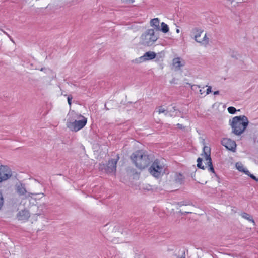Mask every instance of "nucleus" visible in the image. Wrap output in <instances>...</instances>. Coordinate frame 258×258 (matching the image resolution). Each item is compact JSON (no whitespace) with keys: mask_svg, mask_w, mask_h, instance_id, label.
I'll return each mask as SVG.
<instances>
[{"mask_svg":"<svg viewBox=\"0 0 258 258\" xmlns=\"http://www.w3.org/2000/svg\"><path fill=\"white\" fill-rule=\"evenodd\" d=\"M130 158L135 166L139 169H144L147 167L153 161L152 155L142 150L132 153Z\"/></svg>","mask_w":258,"mask_h":258,"instance_id":"nucleus-1","label":"nucleus"},{"mask_svg":"<svg viewBox=\"0 0 258 258\" xmlns=\"http://www.w3.org/2000/svg\"><path fill=\"white\" fill-rule=\"evenodd\" d=\"M30 217V213L27 210H23L19 211L17 215V217L19 220L26 221Z\"/></svg>","mask_w":258,"mask_h":258,"instance_id":"nucleus-12","label":"nucleus"},{"mask_svg":"<svg viewBox=\"0 0 258 258\" xmlns=\"http://www.w3.org/2000/svg\"><path fill=\"white\" fill-rule=\"evenodd\" d=\"M12 176V172L7 166H0V183L6 181Z\"/></svg>","mask_w":258,"mask_h":258,"instance_id":"nucleus-6","label":"nucleus"},{"mask_svg":"<svg viewBox=\"0 0 258 258\" xmlns=\"http://www.w3.org/2000/svg\"><path fill=\"white\" fill-rule=\"evenodd\" d=\"M16 190L20 196H25V198H29L32 197V195H33V194L27 192L25 185L22 183L16 185Z\"/></svg>","mask_w":258,"mask_h":258,"instance_id":"nucleus-10","label":"nucleus"},{"mask_svg":"<svg viewBox=\"0 0 258 258\" xmlns=\"http://www.w3.org/2000/svg\"><path fill=\"white\" fill-rule=\"evenodd\" d=\"M173 65L178 69H179L180 68L181 65L179 58H175L173 59Z\"/></svg>","mask_w":258,"mask_h":258,"instance_id":"nucleus-18","label":"nucleus"},{"mask_svg":"<svg viewBox=\"0 0 258 258\" xmlns=\"http://www.w3.org/2000/svg\"><path fill=\"white\" fill-rule=\"evenodd\" d=\"M221 144L225 146L227 149L235 152L236 147V144L235 141L228 138H224L221 141Z\"/></svg>","mask_w":258,"mask_h":258,"instance_id":"nucleus-8","label":"nucleus"},{"mask_svg":"<svg viewBox=\"0 0 258 258\" xmlns=\"http://www.w3.org/2000/svg\"><path fill=\"white\" fill-rule=\"evenodd\" d=\"M243 172L245 173L246 175H248L249 174H250V172H249L248 170H247V169H244V170L243 171Z\"/></svg>","mask_w":258,"mask_h":258,"instance_id":"nucleus-33","label":"nucleus"},{"mask_svg":"<svg viewBox=\"0 0 258 258\" xmlns=\"http://www.w3.org/2000/svg\"><path fill=\"white\" fill-rule=\"evenodd\" d=\"M158 38L153 29H148L142 35V43L148 46H151Z\"/></svg>","mask_w":258,"mask_h":258,"instance_id":"nucleus-5","label":"nucleus"},{"mask_svg":"<svg viewBox=\"0 0 258 258\" xmlns=\"http://www.w3.org/2000/svg\"><path fill=\"white\" fill-rule=\"evenodd\" d=\"M203 31V29L196 27L192 29L191 31V36L197 42L201 43H202V41H201V39H199V38L201 37V34Z\"/></svg>","mask_w":258,"mask_h":258,"instance_id":"nucleus-11","label":"nucleus"},{"mask_svg":"<svg viewBox=\"0 0 258 258\" xmlns=\"http://www.w3.org/2000/svg\"><path fill=\"white\" fill-rule=\"evenodd\" d=\"M123 3L126 4H133L134 2V0H121Z\"/></svg>","mask_w":258,"mask_h":258,"instance_id":"nucleus-27","label":"nucleus"},{"mask_svg":"<svg viewBox=\"0 0 258 258\" xmlns=\"http://www.w3.org/2000/svg\"><path fill=\"white\" fill-rule=\"evenodd\" d=\"M206 161H207L206 165L208 167V170L210 172H211L213 173H214L215 176L217 177V175L216 174V173L215 172V170H214V169L213 168V166L212 162V159H211V160H207Z\"/></svg>","mask_w":258,"mask_h":258,"instance_id":"nucleus-16","label":"nucleus"},{"mask_svg":"<svg viewBox=\"0 0 258 258\" xmlns=\"http://www.w3.org/2000/svg\"><path fill=\"white\" fill-rule=\"evenodd\" d=\"M72 98H73V97L71 95H68L67 99H68V104L70 105V106L71 105V104H72L71 101H72Z\"/></svg>","mask_w":258,"mask_h":258,"instance_id":"nucleus-25","label":"nucleus"},{"mask_svg":"<svg viewBox=\"0 0 258 258\" xmlns=\"http://www.w3.org/2000/svg\"><path fill=\"white\" fill-rule=\"evenodd\" d=\"M200 92L202 94L203 93L202 92V90H200Z\"/></svg>","mask_w":258,"mask_h":258,"instance_id":"nucleus-39","label":"nucleus"},{"mask_svg":"<svg viewBox=\"0 0 258 258\" xmlns=\"http://www.w3.org/2000/svg\"><path fill=\"white\" fill-rule=\"evenodd\" d=\"M211 86H209L208 87V88L207 89V92H206V94H209L211 92Z\"/></svg>","mask_w":258,"mask_h":258,"instance_id":"nucleus-31","label":"nucleus"},{"mask_svg":"<svg viewBox=\"0 0 258 258\" xmlns=\"http://www.w3.org/2000/svg\"><path fill=\"white\" fill-rule=\"evenodd\" d=\"M77 118L78 120H75L73 121L68 120L67 122V126L71 131L78 132L83 128L87 123V118L82 115H79Z\"/></svg>","mask_w":258,"mask_h":258,"instance_id":"nucleus-3","label":"nucleus"},{"mask_svg":"<svg viewBox=\"0 0 258 258\" xmlns=\"http://www.w3.org/2000/svg\"><path fill=\"white\" fill-rule=\"evenodd\" d=\"M249 176L251 178H252V179H253V180H254L255 181H257L258 180V179L253 174H250L249 175Z\"/></svg>","mask_w":258,"mask_h":258,"instance_id":"nucleus-30","label":"nucleus"},{"mask_svg":"<svg viewBox=\"0 0 258 258\" xmlns=\"http://www.w3.org/2000/svg\"><path fill=\"white\" fill-rule=\"evenodd\" d=\"M105 109L106 110H108L109 109L106 107V105L105 104Z\"/></svg>","mask_w":258,"mask_h":258,"instance_id":"nucleus-37","label":"nucleus"},{"mask_svg":"<svg viewBox=\"0 0 258 258\" xmlns=\"http://www.w3.org/2000/svg\"><path fill=\"white\" fill-rule=\"evenodd\" d=\"M176 125H177V126H178V128H179L182 129V128H184V126H183L182 124H181L178 123Z\"/></svg>","mask_w":258,"mask_h":258,"instance_id":"nucleus-34","label":"nucleus"},{"mask_svg":"<svg viewBox=\"0 0 258 258\" xmlns=\"http://www.w3.org/2000/svg\"><path fill=\"white\" fill-rule=\"evenodd\" d=\"M236 168L239 171H241V172H243V171L244 170V167L242 165H239L238 163H237L236 164Z\"/></svg>","mask_w":258,"mask_h":258,"instance_id":"nucleus-24","label":"nucleus"},{"mask_svg":"<svg viewBox=\"0 0 258 258\" xmlns=\"http://www.w3.org/2000/svg\"><path fill=\"white\" fill-rule=\"evenodd\" d=\"M174 181L176 183L178 184H182L184 181L183 176L180 173H176L174 177Z\"/></svg>","mask_w":258,"mask_h":258,"instance_id":"nucleus-14","label":"nucleus"},{"mask_svg":"<svg viewBox=\"0 0 258 258\" xmlns=\"http://www.w3.org/2000/svg\"><path fill=\"white\" fill-rule=\"evenodd\" d=\"M161 28L160 30L162 31L163 33H166L169 31V27L168 25L164 22L161 24Z\"/></svg>","mask_w":258,"mask_h":258,"instance_id":"nucleus-19","label":"nucleus"},{"mask_svg":"<svg viewBox=\"0 0 258 258\" xmlns=\"http://www.w3.org/2000/svg\"><path fill=\"white\" fill-rule=\"evenodd\" d=\"M159 23L160 21L158 18H154L150 21L151 26L154 27L156 31H159L160 30Z\"/></svg>","mask_w":258,"mask_h":258,"instance_id":"nucleus-15","label":"nucleus"},{"mask_svg":"<svg viewBox=\"0 0 258 258\" xmlns=\"http://www.w3.org/2000/svg\"><path fill=\"white\" fill-rule=\"evenodd\" d=\"M156 54L153 51H148L146 52L142 56L136 59L135 61L137 63H140L143 61L152 60L156 57Z\"/></svg>","mask_w":258,"mask_h":258,"instance_id":"nucleus-9","label":"nucleus"},{"mask_svg":"<svg viewBox=\"0 0 258 258\" xmlns=\"http://www.w3.org/2000/svg\"><path fill=\"white\" fill-rule=\"evenodd\" d=\"M241 216L243 218L247 219V220H248L249 221H251L253 223H254V221L253 220L252 216L250 215H249V214L243 212L241 214Z\"/></svg>","mask_w":258,"mask_h":258,"instance_id":"nucleus-17","label":"nucleus"},{"mask_svg":"<svg viewBox=\"0 0 258 258\" xmlns=\"http://www.w3.org/2000/svg\"><path fill=\"white\" fill-rule=\"evenodd\" d=\"M191 88L192 90H195L197 89H199L200 88V86L197 85H193L191 86Z\"/></svg>","mask_w":258,"mask_h":258,"instance_id":"nucleus-29","label":"nucleus"},{"mask_svg":"<svg viewBox=\"0 0 258 258\" xmlns=\"http://www.w3.org/2000/svg\"><path fill=\"white\" fill-rule=\"evenodd\" d=\"M177 204L179 206H182L183 205H188L189 204V203H184V202H178Z\"/></svg>","mask_w":258,"mask_h":258,"instance_id":"nucleus-28","label":"nucleus"},{"mask_svg":"<svg viewBox=\"0 0 258 258\" xmlns=\"http://www.w3.org/2000/svg\"><path fill=\"white\" fill-rule=\"evenodd\" d=\"M173 111L172 110H170L169 111H168V113H170V114H169L170 116H172L173 115V114H172V112H174L175 111H177V109H176V107H173L172 108Z\"/></svg>","mask_w":258,"mask_h":258,"instance_id":"nucleus-26","label":"nucleus"},{"mask_svg":"<svg viewBox=\"0 0 258 258\" xmlns=\"http://www.w3.org/2000/svg\"><path fill=\"white\" fill-rule=\"evenodd\" d=\"M185 213H189L190 212H186Z\"/></svg>","mask_w":258,"mask_h":258,"instance_id":"nucleus-41","label":"nucleus"},{"mask_svg":"<svg viewBox=\"0 0 258 258\" xmlns=\"http://www.w3.org/2000/svg\"><path fill=\"white\" fill-rule=\"evenodd\" d=\"M117 162V160L111 159L109 160L107 164H103L100 168L102 170L104 169L106 173L115 172L116 171Z\"/></svg>","mask_w":258,"mask_h":258,"instance_id":"nucleus-7","label":"nucleus"},{"mask_svg":"<svg viewBox=\"0 0 258 258\" xmlns=\"http://www.w3.org/2000/svg\"><path fill=\"white\" fill-rule=\"evenodd\" d=\"M203 153L205 156V159L206 161L211 159V149L210 147L205 146L203 148Z\"/></svg>","mask_w":258,"mask_h":258,"instance_id":"nucleus-13","label":"nucleus"},{"mask_svg":"<svg viewBox=\"0 0 258 258\" xmlns=\"http://www.w3.org/2000/svg\"><path fill=\"white\" fill-rule=\"evenodd\" d=\"M177 112H176V113H175V115H177Z\"/></svg>","mask_w":258,"mask_h":258,"instance_id":"nucleus-42","label":"nucleus"},{"mask_svg":"<svg viewBox=\"0 0 258 258\" xmlns=\"http://www.w3.org/2000/svg\"><path fill=\"white\" fill-rule=\"evenodd\" d=\"M156 112H158L159 114L164 113L165 115H167L168 114V112L165 110L162 106H159Z\"/></svg>","mask_w":258,"mask_h":258,"instance_id":"nucleus-20","label":"nucleus"},{"mask_svg":"<svg viewBox=\"0 0 258 258\" xmlns=\"http://www.w3.org/2000/svg\"><path fill=\"white\" fill-rule=\"evenodd\" d=\"M177 258H185V251H183L181 256H178Z\"/></svg>","mask_w":258,"mask_h":258,"instance_id":"nucleus-32","label":"nucleus"},{"mask_svg":"<svg viewBox=\"0 0 258 258\" xmlns=\"http://www.w3.org/2000/svg\"><path fill=\"white\" fill-rule=\"evenodd\" d=\"M201 41H202V43L205 44L206 45L208 44L209 43V38L207 36V34H205L203 39H201Z\"/></svg>","mask_w":258,"mask_h":258,"instance_id":"nucleus-23","label":"nucleus"},{"mask_svg":"<svg viewBox=\"0 0 258 258\" xmlns=\"http://www.w3.org/2000/svg\"><path fill=\"white\" fill-rule=\"evenodd\" d=\"M3 31V32H4L5 34H6V35H7V36H8L10 38L11 40L12 41H13L12 39L11 38V37L9 36V35L8 34H7L6 32H5V31Z\"/></svg>","mask_w":258,"mask_h":258,"instance_id":"nucleus-35","label":"nucleus"},{"mask_svg":"<svg viewBox=\"0 0 258 258\" xmlns=\"http://www.w3.org/2000/svg\"><path fill=\"white\" fill-rule=\"evenodd\" d=\"M219 94V91H215L214 92V95H218Z\"/></svg>","mask_w":258,"mask_h":258,"instance_id":"nucleus-36","label":"nucleus"},{"mask_svg":"<svg viewBox=\"0 0 258 258\" xmlns=\"http://www.w3.org/2000/svg\"><path fill=\"white\" fill-rule=\"evenodd\" d=\"M44 68H41V71H44Z\"/></svg>","mask_w":258,"mask_h":258,"instance_id":"nucleus-40","label":"nucleus"},{"mask_svg":"<svg viewBox=\"0 0 258 258\" xmlns=\"http://www.w3.org/2000/svg\"><path fill=\"white\" fill-rule=\"evenodd\" d=\"M228 112L229 113L233 114L236 113L237 111L236 109L232 106L229 107L227 109Z\"/></svg>","mask_w":258,"mask_h":258,"instance_id":"nucleus-22","label":"nucleus"},{"mask_svg":"<svg viewBox=\"0 0 258 258\" xmlns=\"http://www.w3.org/2000/svg\"><path fill=\"white\" fill-rule=\"evenodd\" d=\"M176 32H177V33H179V29H177V30H176Z\"/></svg>","mask_w":258,"mask_h":258,"instance_id":"nucleus-38","label":"nucleus"},{"mask_svg":"<svg viewBox=\"0 0 258 258\" xmlns=\"http://www.w3.org/2000/svg\"><path fill=\"white\" fill-rule=\"evenodd\" d=\"M202 161H203V159L201 158H198V159H197V167L199 168H200V169H205V167H204V166H203L202 165Z\"/></svg>","mask_w":258,"mask_h":258,"instance_id":"nucleus-21","label":"nucleus"},{"mask_svg":"<svg viewBox=\"0 0 258 258\" xmlns=\"http://www.w3.org/2000/svg\"><path fill=\"white\" fill-rule=\"evenodd\" d=\"M165 168L163 163L158 159L155 160L149 170L150 174L156 178H159L165 173Z\"/></svg>","mask_w":258,"mask_h":258,"instance_id":"nucleus-4","label":"nucleus"},{"mask_svg":"<svg viewBox=\"0 0 258 258\" xmlns=\"http://www.w3.org/2000/svg\"><path fill=\"white\" fill-rule=\"evenodd\" d=\"M248 118L245 115L234 117L230 125L232 128V133L236 135H241L248 124Z\"/></svg>","mask_w":258,"mask_h":258,"instance_id":"nucleus-2","label":"nucleus"}]
</instances>
